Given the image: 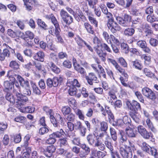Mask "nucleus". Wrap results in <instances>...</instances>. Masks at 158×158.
<instances>
[{"instance_id": "obj_1", "label": "nucleus", "mask_w": 158, "mask_h": 158, "mask_svg": "<svg viewBox=\"0 0 158 158\" xmlns=\"http://www.w3.org/2000/svg\"><path fill=\"white\" fill-rule=\"evenodd\" d=\"M15 87H13V93L16 95L17 100L16 102V106L20 109L22 106L24 105L28 101V98L23 95L20 91V87L18 83H15Z\"/></svg>"}, {"instance_id": "obj_2", "label": "nucleus", "mask_w": 158, "mask_h": 158, "mask_svg": "<svg viewBox=\"0 0 158 158\" xmlns=\"http://www.w3.org/2000/svg\"><path fill=\"white\" fill-rule=\"evenodd\" d=\"M65 134V133L62 129L59 131L54 132L50 135L49 138L47 140V143L48 144H53L56 141V138H59Z\"/></svg>"}, {"instance_id": "obj_3", "label": "nucleus", "mask_w": 158, "mask_h": 158, "mask_svg": "<svg viewBox=\"0 0 158 158\" xmlns=\"http://www.w3.org/2000/svg\"><path fill=\"white\" fill-rule=\"evenodd\" d=\"M142 93L145 97L152 101H155L157 98L156 93L148 87H145L142 88Z\"/></svg>"}, {"instance_id": "obj_4", "label": "nucleus", "mask_w": 158, "mask_h": 158, "mask_svg": "<svg viewBox=\"0 0 158 158\" xmlns=\"http://www.w3.org/2000/svg\"><path fill=\"white\" fill-rule=\"evenodd\" d=\"M60 15L63 21L66 23V25H70L73 23V18L68 13L63 9H61L60 12Z\"/></svg>"}, {"instance_id": "obj_5", "label": "nucleus", "mask_w": 158, "mask_h": 158, "mask_svg": "<svg viewBox=\"0 0 158 158\" xmlns=\"http://www.w3.org/2000/svg\"><path fill=\"white\" fill-rule=\"evenodd\" d=\"M107 25L113 33H115L116 31H119L121 29V27L114 21V18L108 19Z\"/></svg>"}, {"instance_id": "obj_6", "label": "nucleus", "mask_w": 158, "mask_h": 158, "mask_svg": "<svg viewBox=\"0 0 158 158\" xmlns=\"http://www.w3.org/2000/svg\"><path fill=\"white\" fill-rule=\"evenodd\" d=\"M126 104L128 108L131 111V112L135 113L138 110L141 109L139 103L135 100H132L131 102L127 101L126 102Z\"/></svg>"}, {"instance_id": "obj_7", "label": "nucleus", "mask_w": 158, "mask_h": 158, "mask_svg": "<svg viewBox=\"0 0 158 158\" xmlns=\"http://www.w3.org/2000/svg\"><path fill=\"white\" fill-rule=\"evenodd\" d=\"M34 34L30 31H27L23 34V39L29 46H31L33 45V39Z\"/></svg>"}, {"instance_id": "obj_8", "label": "nucleus", "mask_w": 158, "mask_h": 158, "mask_svg": "<svg viewBox=\"0 0 158 158\" xmlns=\"http://www.w3.org/2000/svg\"><path fill=\"white\" fill-rule=\"evenodd\" d=\"M62 80L63 79L61 77H59V78L56 77H54L52 79L48 78L46 81L47 85L49 88L56 87Z\"/></svg>"}, {"instance_id": "obj_9", "label": "nucleus", "mask_w": 158, "mask_h": 158, "mask_svg": "<svg viewBox=\"0 0 158 158\" xmlns=\"http://www.w3.org/2000/svg\"><path fill=\"white\" fill-rule=\"evenodd\" d=\"M43 110L48 114L50 115V118L51 123L53 126L55 127H60L59 124H58L56 120L53 116V112L52 110L50 109L48 107L45 106L43 107Z\"/></svg>"}, {"instance_id": "obj_10", "label": "nucleus", "mask_w": 158, "mask_h": 158, "mask_svg": "<svg viewBox=\"0 0 158 158\" xmlns=\"http://www.w3.org/2000/svg\"><path fill=\"white\" fill-rule=\"evenodd\" d=\"M137 131L144 138L149 139L152 136L151 132H148L143 126H139L137 127Z\"/></svg>"}, {"instance_id": "obj_11", "label": "nucleus", "mask_w": 158, "mask_h": 158, "mask_svg": "<svg viewBox=\"0 0 158 158\" xmlns=\"http://www.w3.org/2000/svg\"><path fill=\"white\" fill-rule=\"evenodd\" d=\"M87 139L89 144L93 145L95 143V147H100L102 145L98 141L95 143L97 137L94 134H90L88 135L87 136Z\"/></svg>"}, {"instance_id": "obj_12", "label": "nucleus", "mask_w": 158, "mask_h": 158, "mask_svg": "<svg viewBox=\"0 0 158 158\" xmlns=\"http://www.w3.org/2000/svg\"><path fill=\"white\" fill-rule=\"evenodd\" d=\"M85 79L88 83L90 85H93L94 83H98L97 77L96 75L93 73H89L88 75L85 76Z\"/></svg>"}, {"instance_id": "obj_13", "label": "nucleus", "mask_w": 158, "mask_h": 158, "mask_svg": "<svg viewBox=\"0 0 158 158\" xmlns=\"http://www.w3.org/2000/svg\"><path fill=\"white\" fill-rule=\"evenodd\" d=\"M137 44L142 48L145 52L148 53H151V50L147 47V44L145 41L143 40H139L137 42Z\"/></svg>"}, {"instance_id": "obj_14", "label": "nucleus", "mask_w": 158, "mask_h": 158, "mask_svg": "<svg viewBox=\"0 0 158 158\" xmlns=\"http://www.w3.org/2000/svg\"><path fill=\"white\" fill-rule=\"evenodd\" d=\"M61 30L60 26H51L48 29L49 33L53 36L57 35L59 34H60Z\"/></svg>"}, {"instance_id": "obj_15", "label": "nucleus", "mask_w": 158, "mask_h": 158, "mask_svg": "<svg viewBox=\"0 0 158 158\" xmlns=\"http://www.w3.org/2000/svg\"><path fill=\"white\" fill-rule=\"evenodd\" d=\"M120 153L124 158H131L132 156L131 149H121Z\"/></svg>"}, {"instance_id": "obj_16", "label": "nucleus", "mask_w": 158, "mask_h": 158, "mask_svg": "<svg viewBox=\"0 0 158 158\" xmlns=\"http://www.w3.org/2000/svg\"><path fill=\"white\" fill-rule=\"evenodd\" d=\"M6 57H10V51L7 48L4 49L0 53V61H4Z\"/></svg>"}, {"instance_id": "obj_17", "label": "nucleus", "mask_w": 158, "mask_h": 158, "mask_svg": "<svg viewBox=\"0 0 158 158\" xmlns=\"http://www.w3.org/2000/svg\"><path fill=\"white\" fill-rule=\"evenodd\" d=\"M73 65L74 69L81 74H84L85 72L84 69L82 67H80V64L77 63L76 60H73Z\"/></svg>"}, {"instance_id": "obj_18", "label": "nucleus", "mask_w": 158, "mask_h": 158, "mask_svg": "<svg viewBox=\"0 0 158 158\" xmlns=\"http://www.w3.org/2000/svg\"><path fill=\"white\" fill-rule=\"evenodd\" d=\"M44 52L42 51H39L34 54L33 57L36 60L43 62L44 60Z\"/></svg>"}, {"instance_id": "obj_19", "label": "nucleus", "mask_w": 158, "mask_h": 158, "mask_svg": "<svg viewBox=\"0 0 158 158\" xmlns=\"http://www.w3.org/2000/svg\"><path fill=\"white\" fill-rule=\"evenodd\" d=\"M67 85L69 87H75V86H76L79 87L80 86V84L77 79H74L73 80L69 79L68 80Z\"/></svg>"}, {"instance_id": "obj_20", "label": "nucleus", "mask_w": 158, "mask_h": 158, "mask_svg": "<svg viewBox=\"0 0 158 158\" xmlns=\"http://www.w3.org/2000/svg\"><path fill=\"white\" fill-rule=\"evenodd\" d=\"M120 134L121 136L120 141L122 143V145H123L125 148H127V146L128 145L126 143L128 141H127V138L125 133L123 131H121L120 132Z\"/></svg>"}, {"instance_id": "obj_21", "label": "nucleus", "mask_w": 158, "mask_h": 158, "mask_svg": "<svg viewBox=\"0 0 158 158\" xmlns=\"http://www.w3.org/2000/svg\"><path fill=\"white\" fill-rule=\"evenodd\" d=\"M46 18L48 19H51L54 26H59V23L53 14H51L49 15H47L46 16Z\"/></svg>"}, {"instance_id": "obj_22", "label": "nucleus", "mask_w": 158, "mask_h": 158, "mask_svg": "<svg viewBox=\"0 0 158 158\" xmlns=\"http://www.w3.org/2000/svg\"><path fill=\"white\" fill-rule=\"evenodd\" d=\"M35 108L32 106H29L23 107L20 109L21 112L23 113H32L35 111Z\"/></svg>"}, {"instance_id": "obj_23", "label": "nucleus", "mask_w": 158, "mask_h": 158, "mask_svg": "<svg viewBox=\"0 0 158 158\" xmlns=\"http://www.w3.org/2000/svg\"><path fill=\"white\" fill-rule=\"evenodd\" d=\"M124 27H127L132 21V17L127 14H125L123 17Z\"/></svg>"}, {"instance_id": "obj_24", "label": "nucleus", "mask_w": 158, "mask_h": 158, "mask_svg": "<svg viewBox=\"0 0 158 158\" xmlns=\"http://www.w3.org/2000/svg\"><path fill=\"white\" fill-rule=\"evenodd\" d=\"M42 151L44 154L47 157H51L52 154L55 151L56 149H42Z\"/></svg>"}, {"instance_id": "obj_25", "label": "nucleus", "mask_w": 158, "mask_h": 158, "mask_svg": "<svg viewBox=\"0 0 158 158\" xmlns=\"http://www.w3.org/2000/svg\"><path fill=\"white\" fill-rule=\"evenodd\" d=\"M135 30L132 28H128L125 29L123 31V34L126 36H130L134 33Z\"/></svg>"}, {"instance_id": "obj_26", "label": "nucleus", "mask_w": 158, "mask_h": 158, "mask_svg": "<svg viewBox=\"0 0 158 158\" xmlns=\"http://www.w3.org/2000/svg\"><path fill=\"white\" fill-rule=\"evenodd\" d=\"M146 123L148 127L154 133L157 132V130L154 127L152 123L149 118H148L146 120Z\"/></svg>"}, {"instance_id": "obj_27", "label": "nucleus", "mask_w": 158, "mask_h": 158, "mask_svg": "<svg viewBox=\"0 0 158 158\" xmlns=\"http://www.w3.org/2000/svg\"><path fill=\"white\" fill-rule=\"evenodd\" d=\"M144 149V151L153 156L155 158H158V152H157L156 149Z\"/></svg>"}, {"instance_id": "obj_28", "label": "nucleus", "mask_w": 158, "mask_h": 158, "mask_svg": "<svg viewBox=\"0 0 158 158\" xmlns=\"http://www.w3.org/2000/svg\"><path fill=\"white\" fill-rule=\"evenodd\" d=\"M31 84L32 89L33 92L37 95L40 94L41 92L37 86L36 85L35 83L31 81Z\"/></svg>"}, {"instance_id": "obj_29", "label": "nucleus", "mask_w": 158, "mask_h": 158, "mask_svg": "<svg viewBox=\"0 0 158 158\" xmlns=\"http://www.w3.org/2000/svg\"><path fill=\"white\" fill-rule=\"evenodd\" d=\"M49 66L54 73H58L60 72V69L53 62H51L49 63Z\"/></svg>"}, {"instance_id": "obj_30", "label": "nucleus", "mask_w": 158, "mask_h": 158, "mask_svg": "<svg viewBox=\"0 0 158 158\" xmlns=\"http://www.w3.org/2000/svg\"><path fill=\"white\" fill-rule=\"evenodd\" d=\"M129 114L133 119L136 123H139L140 121V119L139 118V116L137 115L136 112L135 113L134 112H130Z\"/></svg>"}, {"instance_id": "obj_31", "label": "nucleus", "mask_w": 158, "mask_h": 158, "mask_svg": "<svg viewBox=\"0 0 158 158\" xmlns=\"http://www.w3.org/2000/svg\"><path fill=\"white\" fill-rule=\"evenodd\" d=\"M9 66L15 70L19 69V64L16 60L11 61L10 63Z\"/></svg>"}, {"instance_id": "obj_32", "label": "nucleus", "mask_w": 158, "mask_h": 158, "mask_svg": "<svg viewBox=\"0 0 158 158\" xmlns=\"http://www.w3.org/2000/svg\"><path fill=\"white\" fill-rule=\"evenodd\" d=\"M84 25L88 32L91 34H93L94 32L93 29L90 24L87 22H85L84 23Z\"/></svg>"}, {"instance_id": "obj_33", "label": "nucleus", "mask_w": 158, "mask_h": 158, "mask_svg": "<svg viewBox=\"0 0 158 158\" xmlns=\"http://www.w3.org/2000/svg\"><path fill=\"white\" fill-rule=\"evenodd\" d=\"M72 143L73 144L79 145L80 147L81 148H86V146L85 144H81L80 143V139L78 138H75L74 139L72 140Z\"/></svg>"}, {"instance_id": "obj_34", "label": "nucleus", "mask_w": 158, "mask_h": 158, "mask_svg": "<svg viewBox=\"0 0 158 158\" xmlns=\"http://www.w3.org/2000/svg\"><path fill=\"white\" fill-rule=\"evenodd\" d=\"M23 152L22 155L19 158H28L31 152V149H23Z\"/></svg>"}, {"instance_id": "obj_35", "label": "nucleus", "mask_w": 158, "mask_h": 158, "mask_svg": "<svg viewBox=\"0 0 158 158\" xmlns=\"http://www.w3.org/2000/svg\"><path fill=\"white\" fill-rule=\"evenodd\" d=\"M123 119L124 126H127L130 128V126H131V120L130 118L127 116H125L123 117Z\"/></svg>"}, {"instance_id": "obj_36", "label": "nucleus", "mask_w": 158, "mask_h": 158, "mask_svg": "<svg viewBox=\"0 0 158 158\" xmlns=\"http://www.w3.org/2000/svg\"><path fill=\"white\" fill-rule=\"evenodd\" d=\"M6 99L13 104L15 103V99L13 95L10 93H7L6 96Z\"/></svg>"}, {"instance_id": "obj_37", "label": "nucleus", "mask_w": 158, "mask_h": 158, "mask_svg": "<svg viewBox=\"0 0 158 158\" xmlns=\"http://www.w3.org/2000/svg\"><path fill=\"white\" fill-rule=\"evenodd\" d=\"M88 2L89 6L91 8L94 9L96 7V5L98 2V0H86Z\"/></svg>"}, {"instance_id": "obj_38", "label": "nucleus", "mask_w": 158, "mask_h": 158, "mask_svg": "<svg viewBox=\"0 0 158 158\" xmlns=\"http://www.w3.org/2000/svg\"><path fill=\"white\" fill-rule=\"evenodd\" d=\"M75 111L76 114L78 116L80 119L84 120L85 116L83 112L81 110L79 109H77L75 110Z\"/></svg>"}, {"instance_id": "obj_39", "label": "nucleus", "mask_w": 158, "mask_h": 158, "mask_svg": "<svg viewBox=\"0 0 158 158\" xmlns=\"http://www.w3.org/2000/svg\"><path fill=\"white\" fill-rule=\"evenodd\" d=\"M75 40L79 48H82L83 47V44H84L85 41L79 36L76 38Z\"/></svg>"}, {"instance_id": "obj_40", "label": "nucleus", "mask_w": 158, "mask_h": 158, "mask_svg": "<svg viewBox=\"0 0 158 158\" xmlns=\"http://www.w3.org/2000/svg\"><path fill=\"white\" fill-rule=\"evenodd\" d=\"M110 135L111 138L114 141H116L117 139V134L115 130L112 128L110 129Z\"/></svg>"}, {"instance_id": "obj_41", "label": "nucleus", "mask_w": 158, "mask_h": 158, "mask_svg": "<svg viewBox=\"0 0 158 158\" xmlns=\"http://www.w3.org/2000/svg\"><path fill=\"white\" fill-rule=\"evenodd\" d=\"M30 137L29 135H26L24 138V142L23 144L21 145L22 147L27 148L28 145V141L30 140Z\"/></svg>"}, {"instance_id": "obj_42", "label": "nucleus", "mask_w": 158, "mask_h": 158, "mask_svg": "<svg viewBox=\"0 0 158 158\" xmlns=\"http://www.w3.org/2000/svg\"><path fill=\"white\" fill-rule=\"evenodd\" d=\"M61 111L64 116L69 114L71 112V108L68 106H65L63 107Z\"/></svg>"}, {"instance_id": "obj_43", "label": "nucleus", "mask_w": 158, "mask_h": 158, "mask_svg": "<svg viewBox=\"0 0 158 158\" xmlns=\"http://www.w3.org/2000/svg\"><path fill=\"white\" fill-rule=\"evenodd\" d=\"M4 88L6 90H10L13 87L14 85L8 81H5L4 83Z\"/></svg>"}, {"instance_id": "obj_44", "label": "nucleus", "mask_w": 158, "mask_h": 158, "mask_svg": "<svg viewBox=\"0 0 158 158\" xmlns=\"http://www.w3.org/2000/svg\"><path fill=\"white\" fill-rule=\"evenodd\" d=\"M26 118L25 117L22 116H18L14 118V121L15 122L23 123L26 120Z\"/></svg>"}, {"instance_id": "obj_45", "label": "nucleus", "mask_w": 158, "mask_h": 158, "mask_svg": "<svg viewBox=\"0 0 158 158\" xmlns=\"http://www.w3.org/2000/svg\"><path fill=\"white\" fill-rule=\"evenodd\" d=\"M98 139H102L103 140L105 141L109 138V136L105 132H102L97 135Z\"/></svg>"}, {"instance_id": "obj_46", "label": "nucleus", "mask_w": 158, "mask_h": 158, "mask_svg": "<svg viewBox=\"0 0 158 158\" xmlns=\"http://www.w3.org/2000/svg\"><path fill=\"white\" fill-rule=\"evenodd\" d=\"M49 131L48 126H43L41 127L39 130V133L40 135H44L47 133Z\"/></svg>"}, {"instance_id": "obj_47", "label": "nucleus", "mask_w": 158, "mask_h": 158, "mask_svg": "<svg viewBox=\"0 0 158 158\" xmlns=\"http://www.w3.org/2000/svg\"><path fill=\"white\" fill-rule=\"evenodd\" d=\"M38 25L44 29H47L48 28L47 25L41 19H39L37 21Z\"/></svg>"}, {"instance_id": "obj_48", "label": "nucleus", "mask_w": 158, "mask_h": 158, "mask_svg": "<svg viewBox=\"0 0 158 158\" xmlns=\"http://www.w3.org/2000/svg\"><path fill=\"white\" fill-rule=\"evenodd\" d=\"M126 134L128 137H134L135 136L134 130L131 128L126 129Z\"/></svg>"}, {"instance_id": "obj_49", "label": "nucleus", "mask_w": 158, "mask_h": 158, "mask_svg": "<svg viewBox=\"0 0 158 158\" xmlns=\"http://www.w3.org/2000/svg\"><path fill=\"white\" fill-rule=\"evenodd\" d=\"M68 90V93L71 96L75 95L77 93V89L75 87H69Z\"/></svg>"}, {"instance_id": "obj_50", "label": "nucleus", "mask_w": 158, "mask_h": 158, "mask_svg": "<svg viewBox=\"0 0 158 158\" xmlns=\"http://www.w3.org/2000/svg\"><path fill=\"white\" fill-rule=\"evenodd\" d=\"M7 34L10 37L15 38L17 36L16 32L10 29H8L7 30Z\"/></svg>"}, {"instance_id": "obj_51", "label": "nucleus", "mask_w": 158, "mask_h": 158, "mask_svg": "<svg viewBox=\"0 0 158 158\" xmlns=\"http://www.w3.org/2000/svg\"><path fill=\"white\" fill-rule=\"evenodd\" d=\"M56 117L58 119V123L62 126L64 125L65 123L63 118L59 114H56Z\"/></svg>"}, {"instance_id": "obj_52", "label": "nucleus", "mask_w": 158, "mask_h": 158, "mask_svg": "<svg viewBox=\"0 0 158 158\" xmlns=\"http://www.w3.org/2000/svg\"><path fill=\"white\" fill-rule=\"evenodd\" d=\"M132 63L135 68L138 70H141L142 68V66L139 62L137 61H133Z\"/></svg>"}, {"instance_id": "obj_53", "label": "nucleus", "mask_w": 158, "mask_h": 158, "mask_svg": "<svg viewBox=\"0 0 158 158\" xmlns=\"http://www.w3.org/2000/svg\"><path fill=\"white\" fill-rule=\"evenodd\" d=\"M150 44L152 47H156L158 44V40L153 38H151L149 40Z\"/></svg>"}, {"instance_id": "obj_54", "label": "nucleus", "mask_w": 158, "mask_h": 158, "mask_svg": "<svg viewBox=\"0 0 158 158\" xmlns=\"http://www.w3.org/2000/svg\"><path fill=\"white\" fill-rule=\"evenodd\" d=\"M100 129L102 131L105 132L108 128V125L106 123L102 122L100 123Z\"/></svg>"}, {"instance_id": "obj_55", "label": "nucleus", "mask_w": 158, "mask_h": 158, "mask_svg": "<svg viewBox=\"0 0 158 158\" xmlns=\"http://www.w3.org/2000/svg\"><path fill=\"white\" fill-rule=\"evenodd\" d=\"M63 66L65 68L70 69L72 67L71 62L68 60H65L63 63Z\"/></svg>"}, {"instance_id": "obj_56", "label": "nucleus", "mask_w": 158, "mask_h": 158, "mask_svg": "<svg viewBox=\"0 0 158 158\" xmlns=\"http://www.w3.org/2000/svg\"><path fill=\"white\" fill-rule=\"evenodd\" d=\"M135 94L140 102L143 103L144 102V100L143 97L139 92L136 91L135 93Z\"/></svg>"}, {"instance_id": "obj_57", "label": "nucleus", "mask_w": 158, "mask_h": 158, "mask_svg": "<svg viewBox=\"0 0 158 158\" xmlns=\"http://www.w3.org/2000/svg\"><path fill=\"white\" fill-rule=\"evenodd\" d=\"M121 49L123 52L127 53L128 52V46L125 43H123L121 45Z\"/></svg>"}, {"instance_id": "obj_58", "label": "nucleus", "mask_w": 158, "mask_h": 158, "mask_svg": "<svg viewBox=\"0 0 158 158\" xmlns=\"http://www.w3.org/2000/svg\"><path fill=\"white\" fill-rule=\"evenodd\" d=\"M77 15L78 17L81 19L82 21L85 22L86 21V17L84 15L83 13L80 10H78Z\"/></svg>"}, {"instance_id": "obj_59", "label": "nucleus", "mask_w": 158, "mask_h": 158, "mask_svg": "<svg viewBox=\"0 0 158 158\" xmlns=\"http://www.w3.org/2000/svg\"><path fill=\"white\" fill-rule=\"evenodd\" d=\"M143 72L144 74L148 77H152L153 75V74L148 69L146 68L144 69Z\"/></svg>"}, {"instance_id": "obj_60", "label": "nucleus", "mask_w": 158, "mask_h": 158, "mask_svg": "<svg viewBox=\"0 0 158 158\" xmlns=\"http://www.w3.org/2000/svg\"><path fill=\"white\" fill-rule=\"evenodd\" d=\"M109 43L111 44L113 51L116 53H118L119 52V49L118 47L117 46L115 45L114 44H113L111 40H109Z\"/></svg>"}, {"instance_id": "obj_61", "label": "nucleus", "mask_w": 158, "mask_h": 158, "mask_svg": "<svg viewBox=\"0 0 158 158\" xmlns=\"http://www.w3.org/2000/svg\"><path fill=\"white\" fill-rule=\"evenodd\" d=\"M60 147H67L68 143L65 139L63 138L60 139Z\"/></svg>"}, {"instance_id": "obj_62", "label": "nucleus", "mask_w": 158, "mask_h": 158, "mask_svg": "<svg viewBox=\"0 0 158 158\" xmlns=\"http://www.w3.org/2000/svg\"><path fill=\"white\" fill-rule=\"evenodd\" d=\"M110 39L115 44H116L117 46H118L119 44V42L118 40L116 38L114 35H110Z\"/></svg>"}, {"instance_id": "obj_63", "label": "nucleus", "mask_w": 158, "mask_h": 158, "mask_svg": "<svg viewBox=\"0 0 158 158\" xmlns=\"http://www.w3.org/2000/svg\"><path fill=\"white\" fill-rule=\"evenodd\" d=\"M74 128L76 130H79L83 126L80 121H77L74 124Z\"/></svg>"}, {"instance_id": "obj_64", "label": "nucleus", "mask_w": 158, "mask_h": 158, "mask_svg": "<svg viewBox=\"0 0 158 158\" xmlns=\"http://www.w3.org/2000/svg\"><path fill=\"white\" fill-rule=\"evenodd\" d=\"M21 140V137L20 134L15 135L14 136V141L16 143L20 142Z\"/></svg>"}]
</instances>
